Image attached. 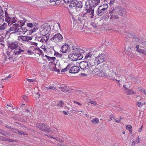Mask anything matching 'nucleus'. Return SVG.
I'll list each match as a JSON object with an SVG mask.
<instances>
[{
    "mask_svg": "<svg viewBox=\"0 0 146 146\" xmlns=\"http://www.w3.org/2000/svg\"><path fill=\"white\" fill-rule=\"evenodd\" d=\"M92 55L93 54L90 53H88L85 57V59L86 60L82 61L79 63L80 68L84 70L85 72H88L89 71L93 70V67L94 66L92 65L90 61H87L90 60Z\"/></svg>",
    "mask_w": 146,
    "mask_h": 146,
    "instance_id": "f257e3e1",
    "label": "nucleus"
},
{
    "mask_svg": "<svg viewBox=\"0 0 146 146\" xmlns=\"http://www.w3.org/2000/svg\"><path fill=\"white\" fill-rule=\"evenodd\" d=\"M35 127L36 128L39 129L40 130L45 132L51 133L52 132L51 129L48 125L44 123H36L35 125Z\"/></svg>",
    "mask_w": 146,
    "mask_h": 146,
    "instance_id": "f03ea898",
    "label": "nucleus"
},
{
    "mask_svg": "<svg viewBox=\"0 0 146 146\" xmlns=\"http://www.w3.org/2000/svg\"><path fill=\"white\" fill-rule=\"evenodd\" d=\"M51 30V27L49 24L48 23H45L42 27L40 31L41 35H47Z\"/></svg>",
    "mask_w": 146,
    "mask_h": 146,
    "instance_id": "7ed1b4c3",
    "label": "nucleus"
},
{
    "mask_svg": "<svg viewBox=\"0 0 146 146\" xmlns=\"http://www.w3.org/2000/svg\"><path fill=\"white\" fill-rule=\"evenodd\" d=\"M106 57L104 54L100 53L98 56L95 57L94 63L95 62L96 63L98 64L104 62L106 60Z\"/></svg>",
    "mask_w": 146,
    "mask_h": 146,
    "instance_id": "20e7f679",
    "label": "nucleus"
},
{
    "mask_svg": "<svg viewBox=\"0 0 146 146\" xmlns=\"http://www.w3.org/2000/svg\"><path fill=\"white\" fill-rule=\"evenodd\" d=\"M63 39L62 35L60 33H57L50 38V40L53 42L56 43L61 41Z\"/></svg>",
    "mask_w": 146,
    "mask_h": 146,
    "instance_id": "39448f33",
    "label": "nucleus"
},
{
    "mask_svg": "<svg viewBox=\"0 0 146 146\" xmlns=\"http://www.w3.org/2000/svg\"><path fill=\"white\" fill-rule=\"evenodd\" d=\"M116 12L121 16L123 17L126 16V10L120 6H118L115 7Z\"/></svg>",
    "mask_w": 146,
    "mask_h": 146,
    "instance_id": "423d86ee",
    "label": "nucleus"
},
{
    "mask_svg": "<svg viewBox=\"0 0 146 146\" xmlns=\"http://www.w3.org/2000/svg\"><path fill=\"white\" fill-rule=\"evenodd\" d=\"M108 7V5L105 4L102 5L100 6L97 10V14L100 15H102L104 14V11H105Z\"/></svg>",
    "mask_w": 146,
    "mask_h": 146,
    "instance_id": "0eeeda50",
    "label": "nucleus"
},
{
    "mask_svg": "<svg viewBox=\"0 0 146 146\" xmlns=\"http://www.w3.org/2000/svg\"><path fill=\"white\" fill-rule=\"evenodd\" d=\"M72 64H70V66L68 72L71 73H76L80 71V68L79 67L77 66H72Z\"/></svg>",
    "mask_w": 146,
    "mask_h": 146,
    "instance_id": "6e6552de",
    "label": "nucleus"
},
{
    "mask_svg": "<svg viewBox=\"0 0 146 146\" xmlns=\"http://www.w3.org/2000/svg\"><path fill=\"white\" fill-rule=\"evenodd\" d=\"M86 11L87 12H89L91 13V17H93L94 15V9L92 7L91 5H88L87 7H85L84 12Z\"/></svg>",
    "mask_w": 146,
    "mask_h": 146,
    "instance_id": "1a4fd4ad",
    "label": "nucleus"
},
{
    "mask_svg": "<svg viewBox=\"0 0 146 146\" xmlns=\"http://www.w3.org/2000/svg\"><path fill=\"white\" fill-rule=\"evenodd\" d=\"M8 43L9 44L8 48H10L12 50H15L19 46L18 45V42L17 41L12 42H9Z\"/></svg>",
    "mask_w": 146,
    "mask_h": 146,
    "instance_id": "9d476101",
    "label": "nucleus"
},
{
    "mask_svg": "<svg viewBox=\"0 0 146 146\" xmlns=\"http://www.w3.org/2000/svg\"><path fill=\"white\" fill-rule=\"evenodd\" d=\"M18 23H16L13 24L12 26L10 27L11 30H12L13 32H18L19 27Z\"/></svg>",
    "mask_w": 146,
    "mask_h": 146,
    "instance_id": "9b49d317",
    "label": "nucleus"
},
{
    "mask_svg": "<svg viewBox=\"0 0 146 146\" xmlns=\"http://www.w3.org/2000/svg\"><path fill=\"white\" fill-rule=\"evenodd\" d=\"M108 76L109 78H110L113 81L115 80V76L117 77V74L115 72H113V71H110L109 73Z\"/></svg>",
    "mask_w": 146,
    "mask_h": 146,
    "instance_id": "f8f14e48",
    "label": "nucleus"
},
{
    "mask_svg": "<svg viewBox=\"0 0 146 146\" xmlns=\"http://www.w3.org/2000/svg\"><path fill=\"white\" fill-rule=\"evenodd\" d=\"M131 44L129 45L128 46L127 48V50L128 53H127V54L129 56H132L133 54L130 52L131 50V48L134 47V45L135 44H134V43H132L131 42Z\"/></svg>",
    "mask_w": 146,
    "mask_h": 146,
    "instance_id": "ddd939ff",
    "label": "nucleus"
},
{
    "mask_svg": "<svg viewBox=\"0 0 146 146\" xmlns=\"http://www.w3.org/2000/svg\"><path fill=\"white\" fill-rule=\"evenodd\" d=\"M97 74L99 76L102 77H108V74L104 70H99V72Z\"/></svg>",
    "mask_w": 146,
    "mask_h": 146,
    "instance_id": "4468645a",
    "label": "nucleus"
},
{
    "mask_svg": "<svg viewBox=\"0 0 146 146\" xmlns=\"http://www.w3.org/2000/svg\"><path fill=\"white\" fill-rule=\"evenodd\" d=\"M101 67L102 68V70H109L111 68L110 63L109 62L104 63L103 65H102Z\"/></svg>",
    "mask_w": 146,
    "mask_h": 146,
    "instance_id": "2eb2a0df",
    "label": "nucleus"
},
{
    "mask_svg": "<svg viewBox=\"0 0 146 146\" xmlns=\"http://www.w3.org/2000/svg\"><path fill=\"white\" fill-rule=\"evenodd\" d=\"M24 50L21 49V48L19 46L17 48L15 49L14 51V54L17 55L20 54L21 52H24Z\"/></svg>",
    "mask_w": 146,
    "mask_h": 146,
    "instance_id": "dca6fc26",
    "label": "nucleus"
},
{
    "mask_svg": "<svg viewBox=\"0 0 146 146\" xmlns=\"http://www.w3.org/2000/svg\"><path fill=\"white\" fill-rule=\"evenodd\" d=\"M20 39L23 41L27 42L30 40H31L33 38L32 36H20Z\"/></svg>",
    "mask_w": 146,
    "mask_h": 146,
    "instance_id": "f3484780",
    "label": "nucleus"
},
{
    "mask_svg": "<svg viewBox=\"0 0 146 146\" xmlns=\"http://www.w3.org/2000/svg\"><path fill=\"white\" fill-rule=\"evenodd\" d=\"M46 35H41L40 36V37L43 36L42 37L41 39L40 40V41L42 42V43H44L45 42H46L49 38V37L48 36H46Z\"/></svg>",
    "mask_w": 146,
    "mask_h": 146,
    "instance_id": "a211bd4d",
    "label": "nucleus"
},
{
    "mask_svg": "<svg viewBox=\"0 0 146 146\" xmlns=\"http://www.w3.org/2000/svg\"><path fill=\"white\" fill-rule=\"evenodd\" d=\"M100 2V0H92L90 2L91 3V5L93 8H94L99 4Z\"/></svg>",
    "mask_w": 146,
    "mask_h": 146,
    "instance_id": "6ab92c4d",
    "label": "nucleus"
},
{
    "mask_svg": "<svg viewBox=\"0 0 146 146\" xmlns=\"http://www.w3.org/2000/svg\"><path fill=\"white\" fill-rule=\"evenodd\" d=\"M116 77V78H115V80L116 81L118 82H124L125 81V80H126V79L124 77H122L121 76H117V77Z\"/></svg>",
    "mask_w": 146,
    "mask_h": 146,
    "instance_id": "aec40b11",
    "label": "nucleus"
},
{
    "mask_svg": "<svg viewBox=\"0 0 146 146\" xmlns=\"http://www.w3.org/2000/svg\"><path fill=\"white\" fill-rule=\"evenodd\" d=\"M125 93L127 95H131L135 94V92L133 91L130 90L126 87H125Z\"/></svg>",
    "mask_w": 146,
    "mask_h": 146,
    "instance_id": "412c9836",
    "label": "nucleus"
},
{
    "mask_svg": "<svg viewBox=\"0 0 146 146\" xmlns=\"http://www.w3.org/2000/svg\"><path fill=\"white\" fill-rule=\"evenodd\" d=\"M68 48H69V45L65 44L62 47L60 51L63 53H66Z\"/></svg>",
    "mask_w": 146,
    "mask_h": 146,
    "instance_id": "4be33fe9",
    "label": "nucleus"
},
{
    "mask_svg": "<svg viewBox=\"0 0 146 146\" xmlns=\"http://www.w3.org/2000/svg\"><path fill=\"white\" fill-rule=\"evenodd\" d=\"M69 48H70L71 49L75 51H78V49L79 47L77 45H75L73 44H70L69 45Z\"/></svg>",
    "mask_w": 146,
    "mask_h": 146,
    "instance_id": "5701e85b",
    "label": "nucleus"
},
{
    "mask_svg": "<svg viewBox=\"0 0 146 146\" xmlns=\"http://www.w3.org/2000/svg\"><path fill=\"white\" fill-rule=\"evenodd\" d=\"M0 134L5 136L7 137H9L11 135V134L8 133L7 132L1 129H0Z\"/></svg>",
    "mask_w": 146,
    "mask_h": 146,
    "instance_id": "b1692460",
    "label": "nucleus"
},
{
    "mask_svg": "<svg viewBox=\"0 0 146 146\" xmlns=\"http://www.w3.org/2000/svg\"><path fill=\"white\" fill-rule=\"evenodd\" d=\"M27 20L25 18L23 19V20H20L17 22L18 24L19 27H22L25 25V23L27 22Z\"/></svg>",
    "mask_w": 146,
    "mask_h": 146,
    "instance_id": "393cba45",
    "label": "nucleus"
},
{
    "mask_svg": "<svg viewBox=\"0 0 146 146\" xmlns=\"http://www.w3.org/2000/svg\"><path fill=\"white\" fill-rule=\"evenodd\" d=\"M91 13L89 12H87L86 11L84 12L82 15V17H85L86 18H92L93 17H91Z\"/></svg>",
    "mask_w": 146,
    "mask_h": 146,
    "instance_id": "a878e982",
    "label": "nucleus"
},
{
    "mask_svg": "<svg viewBox=\"0 0 146 146\" xmlns=\"http://www.w3.org/2000/svg\"><path fill=\"white\" fill-rule=\"evenodd\" d=\"M19 29L18 32H20V33L21 34H25V33L28 32V30L25 28L23 27H19Z\"/></svg>",
    "mask_w": 146,
    "mask_h": 146,
    "instance_id": "bb28decb",
    "label": "nucleus"
},
{
    "mask_svg": "<svg viewBox=\"0 0 146 146\" xmlns=\"http://www.w3.org/2000/svg\"><path fill=\"white\" fill-rule=\"evenodd\" d=\"M140 42V38L134 35L133 37L131 42L132 43H134L135 42L136 43L137 42Z\"/></svg>",
    "mask_w": 146,
    "mask_h": 146,
    "instance_id": "cd10ccee",
    "label": "nucleus"
},
{
    "mask_svg": "<svg viewBox=\"0 0 146 146\" xmlns=\"http://www.w3.org/2000/svg\"><path fill=\"white\" fill-rule=\"evenodd\" d=\"M76 0H72L71 1V2L70 3V4L68 6L69 7H73L76 6V4L77 2Z\"/></svg>",
    "mask_w": 146,
    "mask_h": 146,
    "instance_id": "c85d7f7f",
    "label": "nucleus"
},
{
    "mask_svg": "<svg viewBox=\"0 0 146 146\" xmlns=\"http://www.w3.org/2000/svg\"><path fill=\"white\" fill-rule=\"evenodd\" d=\"M49 64L53 67H51L50 66L49 68L52 70L55 71L57 69L56 67V64H55L54 63L51 62H49Z\"/></svg>",
    "mask_w": 146,
    "mask_h": 146,
    "instance_id": "c756f323",
    "label": "nucleus"
},
{
    "mask_svg": "<svg viewBox=\"0 0 146 146\" xmlns=\"http://www.w3.org/2000/svg\"><path fill=\"white\" fill-rule=\"evenodd\" d=\"M76 6L75 7L76 8H78L80 9H81L83 7L82 2L81 1H77L76 3Z\"/></svg>",
    "mask_w": 146,
    "mask_h": 146,
    "instance_id": "7c9ffc66",
    "label": "nucleus"
},
{
    "mask_svg": "<svg viewBox=\"0 0 146 146\" xmlns=\"http://www.w3.org/2000/svg\"><path fill=\"white\" fill-rule=\"evenodd\" d=\"M59 88L63 92H65L66 91L67 87L64 84H62L61 86H60Z\"/></svg>",
    "mask_w": 146,
    "mask_h": 146,
    "instance_id": "2f4dec72",
    "label": "nucleus"
},
{
    "mask_svg": "<svg viewBox=\"0 0 146 146\" xmlns=\"http://www.w3.org/2000/svg\"><path fill=\"white\" fill-rule=\"evenodd\" d=\"M108 14H112L116 12L115 8L114 9L113 7H111L109 9Z\"/></svg>",
    "mask_w": 146,
    "mask_h": 146,
    "instance_id": "473e14b6",
    "label": "nucleus"
},
{
    "mask_svg": "<svg viewBox=\"0 0 146 146\" xmlns=\"http://www.w3.org/2000/svg\"><path fill=\"white\" fill-rule=\"evenodd\" d=\"M6 20L7 21V22H9L11 23L12 24L15 22H17V21L15 17H13L12 19L11 18H9V19L7 20L6 19Z\"/></svg>",
    "mask_w": 146,
    "mask_h": 146,
    "instance_id": "72a5a7b5",
    "label": "nucleus"
},
{
    "mask_svg": "<svg viewBox=\"0 0 146 146\" xmlns=\"http://www.w3.org/2000/svg\"><path fill=\"white\" fill-rule=\"evenodd\" d=\"M7 24L6 23H4L0 27V31L3 30L5 29H6L7 27Z\"/></svg>",
    "mask_w": 146,
    "mask_h": 146,
    "instance_id": "f704fd0d",
    "label": "nucleus"
},
{
    "mask_svg": "<svg viewBox=\"0 0 146 146\" xmlns=\"http://www.w3.org/2000/svg\"><path fill=\"white\" fill-rule=\"evenodd\" d=\"M68 56L69 57L72 58V59L74 61L78 60V57L77 56V55H75L69 54Z\"/></svg>",
    "mask_w": 146,
    "mask_h": 146,
    "instance_id": "c9c22d12",
    "label": "nucleus"
},
{
    "mask_svg": "<svg viewBox=\"0 0 146 146\" xmlns=\"http://www.w3.org/2000/svg\"><path fill=\"white\" fill-rule=\"evenodd\" d=\"M110 19H118L119 18V17L118 15H114V14H110Z\"/></svg>",
    "mask_w": 146,
    "mask_h": 146,
    "instance_id": "e433bc0d",
    "label": "nucleus"
},
{
    "mask_svg": "<svg viewBox=\"0 0 146 146\" xmlns=\"http://www.w3.org/2000/svg\"><path fill=\"white\" fill-rule=\"evenodd\" d=\"M37 29V27L35 28V27L34 28H33L31 30H28V33H27L28 35H31L35 30Z\"/></svg>",
    "mask_w": 146,
    "mask_h": 146,
    "instance_id": "4c0bfd02",
    "label": "nucleus"
},
{
    "mask_svg": "<svg viewBox=\"0 0 146 146\" xmlns=\"http://www.w3.org/2000/svg\"><path fill=\"white\" fill-rule=\"evenodd\" d=\"M137 52L141 53L144 55H146V51L144 50L141 49H137Z\"/></svg>",
    "mask_w": 146,
    "mask_h": 146,
    "instance_id": "58836bf2",
    "label": "nucleus"
},
{
    "mask_svg": "<svg viewBox=\"0 0 146 146\" xmlns=\"http://www.w3.org/2000/svg\"><path fill=\"white\" fill-rule=\"evenodd\" d=\"M126 33V38H132V39L133 38L134 35L132 34L129 33Z\"/></svg>",
    "mask_w": 146,
    "mask_h": 146,
    "instance_id": "ea45409f",
    "label": "nucleus"
},
{
    "mask_svg": "<svg viewBox=\"0 0 146 146\" xmlns=\"http://www.w3.org/2000/svg\"><path fill=\"white\" fill-rule=\"evenodd\" d=\"M70 64H68L66 68L64 69H63L62 70H61V72H64L67 71L68 70H69V69H70Z\"/></svg>",
    "mask_w": 146,
    "mask_h": 146,
    "instance_id": "a19ab883",
    "label": "nucleus"
},
{
    "mask_svg": "<svg viewBox=\"0 0 146 146\" xmlns=\"http://www.w3.org/2000/svg\"><path fill=\"white\" fill-rule=\"evenodd\" d=\"M87 100L89 103H90L92 104H93L94 106H96V105H97V104L95 101L89 99H88Z\"/></svg>",
    "mask_w": 146,
    "mask_h": 146,
    "instance_id": "79ce46f5",
    "label": "nucleus"
},
{
    "mask_svg": "<svg viewBox=\"0 0 146 146\" xmlns=\"http://www.w3.org/2000/svg\"><path fill=\"white\" fill-rule=\"evenodd\" d=\"M99 120L98 118H95L91 120V122L94 124H96L98 123Z\"/></svg>",
    "mask_w": 146,
    "mask_h": 146,
    "instance_id": "37998d69",
    "label": "nucleus"
},
{
    "mask_svg": "<svg viewBox=\"0 0 146 146\" xmlns=\"http://www.w3.org/2000/svg\"><path fill=\"white\" fill-rule=\"evenodd\" d=\"M35 24H36L35 23V24H34V23H28L27 24V26L28 27H29L31 28L33 27L34 26L35 27L36 26Z\"/></svg>",
    "mask_w": 146,
    "mask_h": 146,
    "instance_id": "c03bdc74",
    "label": "nucleus"
},
{
    "mask_svg": "<svg viewBox=\"0 0 146 146\" xmlns=\"http://www.w3.org/2000/svg\"><path fill=\"white\" fill-rule=\"evenodd\" d=\"M77 56L78 57V60H80L83 57V56L81 53L77 52Z\"/></svg>",
    "mask_w": 146,
    "mask_h": 146,
    "instance_id": "a18cd8bd",
    "label": "nucleus"
},
{
    "mask_svg": "<svg viewBox=\"0 0 146 146\" xmlns=\"http://www.w3.org/2000/svg\"><path fill=\"white\" fill-rule=\"evenodd\" d=\"M18 134L21 135H27L25 133L23 132L22 131L20 130L18 131Z\"/></svg>",
    "mask_w": 146,
    "mask_h": 146,
    "instance_id": "49530a36",
    "label": "nucleus"
},
{
    "mask_svg": "<svg viewBox=\"0 0 146 146\" xmlns=\"http://www.w3.org/2000/svg\"><path fill=\"white\" fill-rule=\"evenodd\" d=\"M64 104V103L62 101H60L56 105L57 106L62 107L63 105Z\"/></svg>",
    "mask_w": 146,
    "mask_h": 146,
    "instance_id": "de8ad7c7",
    "label": "nucleus"
},
{
    "mask_svg": "<svg viewBox=\"0 0 146 146\" xmlns=\"http://www.w3.org/2000/svg\"><path fill=\"white\" fill-rule=\"evenodd\" d=\"M0 139L3 141H7L8 140V138H6L2 136H0Z\"/></svg>",
    "mask_w": 146,
    "mask_h": 146,
    "instance_id": "09e8293b",
    "label": "nucleus"
},
{
    "mask_svg": "<svg viewBox=\"0 0 146 146\" xmlns=\"http://www.w3.org/2000/svg\"><path fill=\"white\" fill-rule=\"evenodd\" d=\"M4 14V12H2L0 13V19H2L3 20Z\"/></svg>",
    "mask_w": 146,
    "mask_h": 146,
    "instance_id": "8fccbe9b",
    "label": "nucleus"
},
{
    "mask_svg": "<svg viewBox=\"0 0 146 146\" xmlns=\"http://www.w3.org/2000/svg\"><path fill=\"white\" fill-rule=\"evenodd\" d=\"M85 7H87L88 6V5H91V3L89 1H86L85 2Z\"/></svg>",
    "mask_w": 146,
    "mask_h": 146,
    "instance_id": "3c124183",
    "label": "nucleus"
},
{
    "mask_svg": "<svg viewBox=\"0 0 146 146\" xmlns=\"http://www.w3.org/2000/svg\"><path fill=\"white\" fill-rule=\"evenodd\" d=\"M78 49V51H77V52L78 53H81V54L82 53H83L84 52V50L82 49H80V48L79 47Z\"/></svg>",
    "mask_w": 146,
    "mask_h": 146,
    "instance_id": "603ef678",
    "label": "nucleus"
},
{
    "mask_svg": "<svg viewBox=\"0 0 146 146\" xmlns=\"http://www.w3.org/2000/svg\"><path fill=\"white\" fill-rule=\"evenodd\" d=\"M136 105L138 107H141L142 106V104H141V102H137Z\"/></svg>",
    "mask_w": 146,
    "mask_h": 146,
    "instance_id": "864d4df0",
    "label": "nucleus"
},
{
    "mask_svg": "<svg viewBox=\"0 0 146 146\" xmlns=\"http://www.w3.org/2000/svg\"><path fill=\"white\" fill-rule=\"evenodd\" d=\"M12 31V30H11L10 29V27L9 28V29L8 30H7L6 31V35H8L10 32Z\"/></svg>",
    "mask_w": 146,
    "mask_h": 146,
    "instance_id": "5fc2aeb1",
    "label": "nucleus"
},
{
    "mask_svg": "<svg viewBox=\"0 0 146 146\" xmlns=\"http://www.w3.org/2000/svg\"><path fill=\"white\" fill-rule=\"evenodd\" d=\"M109 117L110 118V121L112 120L113 119H114L115 120V119L113 115H110Z\"/></svg>",
    "mask_w": 146,
    "mask_h": 146,
    "instance_id": "6e6d98bb",
    "label": "nucleus"
},
{
    "mask_svg": "<svg viewBox=\"0 0 146 146\" xmlns=\"http://www.w3.org/2000/svg\"><path fill=\"white\" fill-rule=\"evenodd\" d=\"M22 98H23V99L25 101H27V99H28L27 96L26 95H23Z\"/></svg>",
    "mask_w": 146,
    "mask_h": 146,
    "instance_id": "4d7b16f0",
    "label": "nucleus"
},
{
    "mask_svg": "<svg viewBox=\"0 0 146 146\" xmlns=\"http://www.w3.org/2000/svg\"><path fill=\"white\" fill-rule=\"evenodd\" d=\"M99 70H100L99 69V68L97 67L96 69H94V71L96 72H98V73L99 72Z\"/></svg>",
    "mask_w": 146,
    "mask_h": 146,
    "instance_id": "13d9d810",
    "label": "nucleus"
},
{
    "mask_svg": "<svg viewBox=\"0 0 146 146\" xmlns=\"http://www.w3.org/2000/svg\"><path fill=\"white\" fill-rule=\"evenodd\" d=\"M55 59V58L54 57H49V58H48V60H54Z\"/></svg>",
    "mask_w": 146,
    "mask_h": 146,
    "instance_id": "bf43d9fd",
    "label": "nucleus"
},
{
    "mask_svg": "<svg viewBox=\"0 0 146 146\" xmlns=\"http://www.w3.org/2000/svg\"><path fill=\"white\" fill-rule=\"evenodd\" d=\"M135 44L134 45V47L135 46L136 48H137L136 50H137V49H139V46L138 44H137V43L135 42L134 43V44Z\"/></svg>",
    "mask_w": 146,
    "mask_h": 146,
    "instance_id": "052dcab7",
    "label": "nucleus"
},
{
    "mask_svg": "<svg viewBox=\"0 0 146 146\" xmlns=\"http://www.w3.org/2000/svg\"><path fill=\"white\" fill-rule=\"evenodd\" d=\"M131 128H132L131 126V125H127L126 127V128L127 129L130 130L129 129H131Z\"/></svg>",
    "mask_w": 146,
    "mask_h": 146,
    "instance_id": "680f3d73",
    "label": "nucleus"
},
{
    "mask_svg": "<svg viewBox=\"0 0 146 146\" xmlns=\"http://www.w3.org/2000/svg\"><path fill=\"white\" fill-rule=\"evenodd\" d=\"M11 77V74H9L8 76H7V77H6L5 79H2L1 80H1H6L7 79H8V78H10Z\"/></svg>",
    "mask_w": 146,
    "mask_h": 146,
    "instance_id": "e2e57ef3",
    "label": "nucleus"
},
{
    "mask_svg": "<svg viewBox=\"0 0 146 146\" xmlns=\"http://www.w3.org/2000/svg\"><path fill=\"white\" fill-rule=\"evenodd\" d=\"M27 80L29 82H34V81L35 80H33L31 79L27 78Z\"/></svg>",
    "mask_w": 146,
    "mask_h": 146,
    "instance_id": "0e129e2a",
    "label": "nucleus"
},
{
    "mask_svg": "<svg viewBox=\"0 0 146 146\" xmlns=\"http://www.w3.org/2000/svg\"><path fill=\"white\" fill-rule=\"evenodd\" d=\"M116 109L117 110H118V111H121L122 110V109L119 106L117 107H116Z\"/></svg>",
    "mask_w": 146,
    "mask_h": 146,
    "instance_id": "69168bd1",
    "label": "nucleus"
},
{
    "mask_svg": "<svg viewBox=\"0 0 146 146\" xmlns=\"http://www.w3.org/2000/svg\"><path fill=\"white\" fill-rule=\"evenodd\" d=\"M63 55V54H59L58 53H57V56L58 57L61 58L62 57Z\"/></svg>",
    "mask_w": 146,
    "mask_h": 146,
    "instance_id": "338daca9",
    "label": "nucleus"
},
{
    "mask_svg": "<svg viewBox=\"0 0 146 146\" xmlns=\"http://www.w3.org/2000/svg\"><path fill=\"white\" fill-rule=\"evenodd\" d=\"M114 1L115 0H110V3H109L110 5H112L113 3H114L115 2Z\"/></svg>",
    "mask_w": 146,
    "mask_h": 146,
    "instance_id": "774afa93",
    "label": "nucleus"
}]
</instances>
